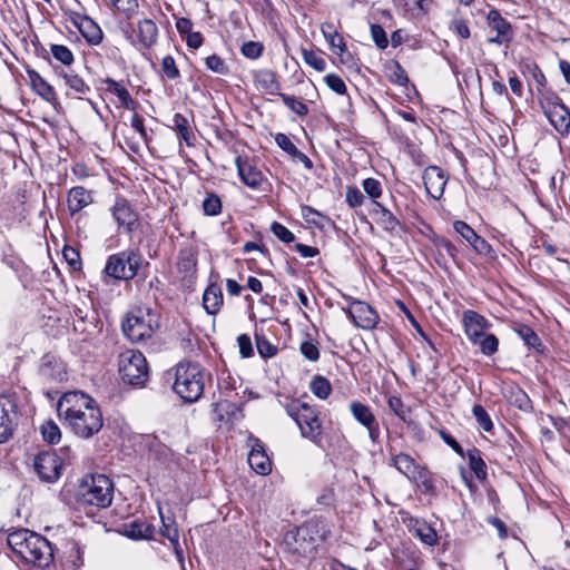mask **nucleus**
Masks as SVG:
<instances>
[{"label":"nucleus","instance_id":"nucleus-63","mask_svg":"<svg viewBox=\"0 0 570 570\" xmlns=\"http://www.w3.org/2000/svg\"><path fill=\"white\" fill-rule=\"evenodd\" d=\"M450 28L462 39H468L470 37V28L463 19H454L451 22Z\"/></svg>","mask_w":570,"mask_h":570},{"label":"nucleus","instance_id":"nucleus-56","mask_svg":"<svg viewBox=\"0 0 570 570\" xmlns=\"http://www.w3.org/2000/svg\"><path fill=\"white\" fill-rule=\"evenodd\" d=\"M364 195L362 191L354 186H348L346 188V203L350 207H358L364 203Z\"/></svg>","mask_w":570,"mask_h":570},{"label":"nucleus","instance_id":"nucleus-1","mask_svg":"<svg viewBox=\"0 0 570 570\" xmlns=\"http://www.w3.org/2000/svg\"><path fill=\"white\" fill-rule=\"evenodd\" d=\"M57 412L70 430L82 439L91 438L104 425L96 401L82 392L66 393L58 402Z\"/></svg>","mask_w":570,"mask_h":570},{"label":"nucleus","instance_id":"nucleus-2","mask_svg":"<svg viewBox=\"0 0 570 570\" xmlns=\"http://www.w3.org/2000/svg\"><path fill=\"white\" fill-rule=\"evenodd\" d=\"M390 466L395 468L401 474L406 476L411 482L415 483L424 494L435 495L436 483L434 474L426 465L417 463L410 454L396 452L394 448L389 450Z\"/></svg>","mask_w":570,"mask_h":570},{"label":"nucleus","instance_id":"nucleus-39","mask_svg":"<svg viewBox=\"0 0 570 570\" xmlns=\"http://www.w3.org/2000/svg\"><path fill=\"white\" fill-rule=\"evenodd\" d=\"M311 391L321 400H326L332 392V386L327 379L315 376L311 382Z\"/></svg>","mask_w":570,"mask_h":570},{"label":"nucleus","instance_id":"nucleus-14","mask_svg":"<svg viewBox=\"0 0 570 570\" xmlns=\"http://www.w3.org/2000/svg\"><path fill=\"white\" fill-rule=\"evenodd\" d=\"M487 22L491 31L495 32L494 37L489 38L490 43L504 45L509 43L514 36L511 23L502 17L499 10L492 9L487 16Z\"/></svg>","mask_w":570,"mask_h":570},{"label":"nucleus","instance_id":"nucleus-58","mask_svg":"<svg viewBox=\"0 0 570 570\" xmlns=\"http://www.w3.org/2000/svg\"><path fill=\"white\" fill-rule=\"evenodd\" d=\"M390 80L400 86L407 85V75L399 62H395L393 68L391 69Z\"/></svg>","mask_w":570,"mask_h":570},{"label":"nucleus","instance_id":"nucleus-28","mask_svg":"<svg viewBox=\"0 0 570 570\" xmlns=\"http://www.w3.org/2000/svg\"><path fill=\"white\" fill-rule=\"evenodd\" d=\"M28 75L32 88L39 96L49 102L56 100V92L53 87L49 85L37 71H29Z\"/></svg>","mask_w":570,"mask_h":570},{"label":"nucleus","instance_id":"nucleus-21","mask_svg":"<svg viewBox=\"0 0 570 570\" xmlns=\"http://www.w3.org/2000/svg\"><path fill=\"white\" fill-rule=\"evenodd\" d=\"M252 450L248 453V464L261 475H267L272 471V462L265 452L264 444L261 440L253 436L249 438Z\"/></svg>","mask_w":570,"mask_h":570},{"label":"nucleus","instance_id":"nucleus-61","mask_svg":"<svg viewBox=\"0 0 570 570\" xmlns=\"http://www.w3.org/2000/svg\"><path fill=\"white\" fill-rule=\"evenodd\" d=\"M275 142L282 150H284L289 156L295 154V150L297 149V147L289 139V137L285 134H277L275 136Z\"/></svg>","mask_w":570,"mask_h":570},{"label":"nucleus","instance_id":"nucleus-9","mask_svg":"<svg viewBox=\"0 0 570 570\" xmlns=\"http://www.w3.org/2000/svg\"><path fill=\"white\" fill-rule=\"evenodd\" d=\"M540 105L554 129L561 135L568 134L570 111L562 100L554 92L546 91L540 97Z\"/></svg>","mask_w":570,"mask_h":570},{"label":"nucleus","instance_id":"nucleus-15","mask_svg":"<svg viewBox=\"0 0 570 570\" xmlns=\"http://www.w3.org/2000/svg\"><path fill=\"white\" fill-rule=\"evenodd\" d=\"M17 402L11 395H0V443L7 442L13 432Z\"/></svg>","mask_w":570,"mask_h":570},{"label":"nucleus","instance_id":"nucleus-60","mask_svg":"<svg viewBox=\"0 0 570 570\" xmlns=\"http://www.w3.org/2000/svg\"><path fill=\"white\" fill-rule=\"evenodd\" d=\"M239 353L243 357L247 358L254 354L250 337L247 334H240L237 337Z\"/></svg>","mask_w":570,"mask_h":570},{"label":"nucleus","instance_id":"nucleus-31","mask_svg":"<svg viewBox=\"0 0 570 570\" xmlns=\"http://www.w3.org/2000/svg\"><path fill=\"white\" fill-rule=\"evenodd\" d=\"M171 122H173V128L177 131L179 137L181 139H184V141L188 146H191L193 141L195 139V136H194V132L191 130V127H190L188 118L185 117L181 114H175L173 116Z\"/></svg>","mask_w":570,"mask_h":570},{"label":"nucleus","instance_id":"nucleus-62","mask_svg":"<svg viewBox=\"0 0 570 570\" xmlns=\"http://www.w3.org/2000/svg\"><path fill=\"white\" fill-rule=\"evenodd\" d=\"M263 47L254 41H248L243 45L242 47V53L250 59H256L262 55Z\"/></svg>","mask_w":570,"mask_h":570},{"label":"nucleus","instance_id":"nucleus-48","mask_svg":"<svg viewBox=\"0 0 570 570\" xmlns=\"http://www.w3.org/2000/svg\"><path fill=\"white\" fill-rule=\"evenodd\" d=\"M321 31H322L324 38L326 39V41L328 42L331 49L335 50L338 39H343V38L338 35L334 23H332V22L322 23Z\"/></svg>","mask_w":570,"mask_h":570},{"label":"nucleus","instance_id":"nucleus-34","mask_svg":"<svg viewBox=\"0 0 570 570\" xmlns=\"http://www.w3.org/2000/svg\"><path fill=\"white\" fill-rule=\"evenodd\" d=\"M468 460L470 469L475 473L479 480L487 478V465L481 458V453L478 449H471L468 451Z\"/></svg>","mask_w":570,"mask_h":570},{"label":"nucleus","instance_id":"nucleus-38","mask_svg":"<svg viewBox=\"0 0 570 570\" xmlns=\"http://www.w3.org/2000/svg\"><path fill=\"white\" fill-rule=\"evenodd\" d=\"M302 58L306 65L314 68L318 72H322L326 69L325 59L315 50L303 48Z\"/></svg>","mask_w":570,"mask_h":570},{"label":"nucleus","instance_id":"nucleus-33","mask_svg":"<svg viewBox=\"0 0 570 570\" xmlns=\"http://www.w3.org/2000/svg\"><path fill=\"white\" fill-rule=\"evenodd\" d=\"M32 531L28 529H18L8 535V544L16 554L20 557L27 540L30 538Z\"/></svg>","mask_w":570,"mask_h":570},{"label":"nucleus","instance_id":"nucleus-16","mask_svg":"<svg viewBox=\"0 0 570 570\" xmlns=\"http://www.w3.org/2000/svg\"><path fill=\"white\" fill-rule=\"evenodd\" d=\"M350 411L353 417L367 430L371 441L376 443L380 438V424L370 406L354 401L350 404Z\"/></svg>","mask_w":570,"mask_h":570},{"label":"nucleus","instance_id":"nucleus-17","mask_svg":"<svg viewBox=\"0 0 570 570\" xmlns=\"http://www.w3.org/2000/svg\"><path fill=\"white\" fill-rule=\"evenodd\" d=\"M69 19L89 45L98 46L102 41V30L90 17L71 12Z\"/></svg>","mask_w":570,"mask_h":570},{"label":"nucleus","instance_id":"nucleus-8","mask_svg":"<svg viewBox=\"0 0 570 570\" xmlns=\"http://www.w3.org/2000/svg\"><path fill=\"white\" fill-rule=\"evenodd\" d=\"M141 265V255L137 250H125L108 257L105 273L115 279H132Z\"/></svg>","mask_w":570,"mask_h":570},{"label":"nucleus","instance_id":"nucleus-32","mask_svg":"<svg viewBox=\"0 0 570 570\" xmlns=\"http://www.w3.org/2000/svg\"><path fill=\"white\" fill-rule=\"evenodd\" d=\"M412 530L419 537V539L428 544L434 546L438 542L436 531L423 520H414Z\"/></svg>","mask_w":570,"mask_h":570},{"label":"nucleus","instance_id":"nucleus-29","mask_svg":"<svg viewBox=\"0 0 570 570\" xmlns=\"http://www.w3.org/2000/svg\"><path fill=\"white\" fill-rule=\"evenodd\" d=\"M155 528L146 521L134 520L127 524L126 534L135 540L153 538Z\"/></svg>","mask_w":570,"mask_h":570},{"label":"nucleus","instance_id":"nucleus-44","mask_svg":"<svg viewBox=\"0 0 570 570\" xmlns=\"http://www.w3.org/2000/svg\"><path fill=\"white\" fill-rule=\"evenodd\" d=\"M50 51H51L52 57L56 60H58L59 62H61L66 66H70L75 60L73 53L67 46L52 45L50 48Z\"/></svg>","mask_w":570,"mask_h":570},{"label":"nucleus","instance_id":"nucleus-51","mask_svg":"<svg viewBox=\"0 0 570 570\" xmlns=\"http://www.w3.org/2000/svg\"><path fill=\"white\" fill-rule=\"evenodd\" d=\"M272 233L283 243H292L295 235L283 224L274 222L271 226Z\"/></svg>","mask_w":570,"mask_h":570},{"label":"nucleus","instance_id":"nucleus-10","mask_svg":"<svg viewBox=\"0 0 570 570\" xmlns=\"http://www.w3.org/2000/svg\"><path fill=\"white\" fill-rule=\"evenodd\" d=\"M52 557L50 542L36 532L31 533L20 554L22 560L40 568L49 566Z\"/></svg>","mask_w":570,"mask_h":570},{"label":"nucleus","instance_id":"nucleus-13","mask_svg":"<svg viewBox=\"0 0 570 570\" xmlns=\"http://www.w3.org/2000/svg\"><path fill=\"white\" fill-rule=\"evenodd\" d=\"M62 461L55 452H40L33 462L39 478L46 482H55L61 475Z\"/></svg>","mask_w":570,"mask_h":570},{"label":"nucleus","instance_id":"nucleus-46","mask_svg":"<svg viewBox=\"0 0 570 570\" xmlns=\"http://www.w3.org/2000/svg\"><path fill=\"white\" fill-rule=\"evenodd\" d=\"M472 413H473L479 426L482 430H484L485 432L492 431V429H493L492 420L482 405L475 404L472 407Z\"/></svg>","mask_w":570,"mask_h":570},{"label":"nucleus","instance_id":"nucleus-25","mask_svg":"<svg viewBox=\"0 0 570 570\" xmlns=\"http://www.w3.org/2000/svg\"><path fill=\"white\" fill-rule=\"evenodd\" d=\"M371 213L374 215L376 224L389 233H395L401 226L400 220L393 215V213L379 202H374Z\"/></svg>","mask_w":570,"mask_h":570},{"label":"nucleus","instance_id":"nucleus-64","mask_svg":"<svg viewBox=\"0 0 570 570\" xmlns=\"http://www.w3.org/2000/svg\"><path fill=\"white\" fill-rule=\"evenodd\" d=\"M473 249L480 255H489L492 250L491 245L481 236L476 235L470 243Z\"/></svg>","mask_w":570,"mask_h":570},{"label":"nucleus","instance_id":"nucleus-24","mask_svg":"<svg viewBox=\"0 0 570 570\" xmlns=\"http://www.w3.org/2000/svg\"><path fill=\"white\" fill-rule=\"evenodd\" d=\"M92 202L94 198L91 191L82 186L72 187L67 194V205L70 215L79 213Z\"/></svg>","mask_w":570,"mask_h":570},{"label":"nucleus","instance_id":"nucleus-42","mask_svg":"<svg viewBox=\"0 0 570 570\" xmlns=\"http://www.w3.org/2000/svg\"><path fill=\"white\" fill-rule=\"evenodd\" d=\"M63 78L66 81V85L73 90L76 94L85 95L89 92L90 88L89 86L82 80L81 77L73 72H65Z\"/></svg>","mask_w":570,"mask_h":570},{"label":"nucleus","instance_id":"nucleus-7","mask_svg":"<svg viewBox=\"0 0 570 570\" xmlns=\"http://www.w3.org/2000/svg\"><path fill=\"white\" fill-rule=\"evenodd\" d=\"M118 371L125 383L136 386H142L149 376L147 360L136 350H126L118 355Z\"/></svg>","mask_w":570,"mask_h":570},{"label":"nucleus","instance_id":"nucleus-23","mask_svg":"<svg viewBox=\"0 0 570 570\" xmlns=\"http://www.w3.org/2000/svg\"><path fill=\"white\" fill-rule=\"evenodd\" d=\"M137 27V39H134L131 36H128L127 38L134 46L138 43L144 49L150 48L158 37V28L156 23L151 19H142L138 22Z\"/></svg>","mask_w":570,"mask_h":570},{"label":"nucleus","instance_id":"nucleus-27","mask_svg":"<svg viewBox=\"0 0 570 570\" xmlns=\"http://www.w3.org/2000/svg\"><path fill=\"white\" fill-rule=\"evenodd\" d=\"M106 85V91L116 95L121 104V106L129 110H135L137 102L132 99L127 88L122 82L116 81L115 79L107 78L104 80Z\"/></svg>","mask_w":570,"mask_h":570},{"label":"nucleus","instance_id":"nucleus-50","mask_svg":"<svg viewBox=\"0 0 570 570\" xmlns=\"http://www.w3.org/2000/svg\"><path fill=\"white\" fill-rule=\"evenodd\" d=\"M161 70L164 76L170 80L177 79L180 76L179 69L177 68L175 59L171 56H166L163 58Z\"/></svg>","mask_w":570,"mask_h":570},{"label":"nucleus","instance_id":"nucleus-20","mask_svg":"<svg viewBox=\"0 0 570 570\" xmlns=\"http://www.w3.org/2000/svg\"><path fill=\"white\" fill-rule=\"evenodd\" d=\"M112 217L115 218L118 227L125 228L127 232H132L137 222L138 215L132 209L129 202L124 197H117L115 205L111 208Z\"/></svg>","mask_w":570,"mask_h":570},{"label":"nucleus","instance_id":"nucleus-3","mask_svg":"<svg viewBox=\"0 0 570 570\" xmlns=\"http://www.w3.org/2000/svg\"><path fill=\"white\" fill-rule=\"evenodd\" d=\"M75 495L81 507L107 508L114 499V483L105 474L86 475L78 484Z\"/></svg>","mask_w":570,"mask_h":570},{"label":"nucleus","instance_id":"nucleus-30","mask_svg":"<svg viewBox=\"0 0 570 570\" xmlns=\"http://www.w3.org/2000/svg\"><path fill=\"white\" fill-rule=\"evenodd\" d=\"M256 81L263 88L271 95H279L281 92V85L277 80V76L274 71L265 69L261 70L256 75Z\"/></svg>","mask_w":570,"mask_h":570},{"label":"nucleus","instance_id":"nucleus-35","mask_svg":"<svg viewBox=\"0 0 570 570\" xmlns=\"http://www.w3.org/2000/svg\"><path fill=\"white\" fill-rule=\"evenodd\" d=\"M40 432L43 440L49 444H57L61 439L60 428L52 420H48L42 423L40 426Z\"/></svg>","mask_w":570,"mask_h":570},{"label":"nucleus","instance_id":"nucleus-59","mask_svg":"<svg viewBox=\"0 0 570 570\" xmlns=\"http://www.w3.org/2000/svg\"><path fill=\"white\" fill-rule=\"evenodd\" d=\"M371 35H372L373 41L380 49H385L387 47L389 41L386 38V33L380 24L371 26Z\"/></svg>","mask_w":570,"mask_h":570},{"label":"nucleus","instance_id":"nucleus-22","mask_svg":"<svg viewBox=\"0 0 570 570\" xmlns=\"http://www.w3.org/2000/svg\"><path fill=\"white\" fill-rule=\"evenodd\" d=\"M462 322L465 335L472 343L479 342V338L483 337L485 330L489 327V322L485 317L472 309L463 313Z\"/></svg>","mask_w":570,"mask_h":570},{"label":"nucleus","instance_id":"nucleus-53","mask_svg":"<svg viewBox=\"0 0 570 570\" xmlns=\"http://www.w3.org/2000/svg\"><path fill=\"white\" fill-rule=\"evenodd\" d=\"M112 6L124 12L128 18L134 16L138 9L137 0H110Z\"/></svg>","mask_w":570,"mask_h":570},{"label":"nucleus","instance_id":"nucleus-11","mask_svg":"<svg viewBox=\"0 0 570 570\" xmlns=\"http://www.w3.org/2000/svg\"><path fill=\"white\" fill-rule=\"evenodd\" d=\"M343 298L346 301L347 307H342V311L348 315L355 326L362 330H373L376 326L380 317L371 305L345 294H343Z\"/></svg>","mask_w":570,"mask_h":570},{"label":"nucleus","instance_id":"nucleus-4","mask_svg":"<svg viewBox=\"0 0 570 570\" xmlns=\"http://www.w3.org/2000/svg\"><path fill=\"white\" fill-rule=\"evenodd\" d=\"M205 387L204 368L194 362L184 361L177 364L173 389L187 403L198 401Z\"/></svg>","mask_w":570,"mask_h":570},{"label":"nucleus","instance_id":"nucleus-43","mask_svg":"<svg viewBox=\"0 0 570 570\" xmlns=\"http://www.w3.org/2000/svg\"><path fill=\"white\" fill-rule=\"evenodd\" d=\"M480 347V351L484 355H493L499 347V340L493 334H483L482 338H479V342L473 343Z\"/></svg>","mask_w":570,"mask_h":570},{"label":"nucleus","instance_id":"nucleus-37","mask_svg":"<svg viewBox=\"0 0 570 570\" xmlns=\"http://www.w3.org/2000/svg\"><path fill=\"white\" fill-rule=\"evenodd\" d=\"M302 217L308 223L316 227L323 228L325 223H328L330 219L318 210L314 209L311 206H302L301 208Z\"/></svg>","mask_w":570,"mask_h":570},{"label":"nucleus","instance_id":"nucleus-47","mask_svg":"<svg viewBox=\"0 0 570 570\" xmlns=\"http://www.w3.org/2000/svg\"><path fill=\"white\" fill-rule=\"evenodd\" d=\"M279 96L286 107L289 108L294 114L298 116H305L308 112L307 106L296 97L286 94H279Z\"/></svg>","mask_w":570,"mask_h":570},{"label":"nucleus","instance_id":"nucleus-41","mask_svg":"<svg viewBox=\"0 0 570 570\" xmlns=\"http://www.w3.org/2000/svg\"><path fill=\"white\" fill-rule=\"evenodd\" d=\"M255 338H256V347H257V352L258 354L264 357V358H267V357H273L276 355L277 353V347L275 345H273L266 337L264 334L262 333H258L256 332L255 333Z\"/></svg>","mask_w":570,"mask_h":570},{"label":"nucleus","instance_id":"nucleus-55","mask_svg":"<svg viewBox=\"0 0 570 570\" xmlns=\"http://www.w3.org/2000/svg\"><path fill=\"white\" fill-rule=\"evenodd\" d=\"M299 351L311 362H316L320 358V350L312 341L302 342Z\"/></svg>","mask_w":570,"mask_h":570},{"label":"nucleus","instance_id":"nucleus-45","mask_svg":"<svg viewBox=\"0 0 570 570\" xmlns=\"http://www.w3.org/2000/svg\"><path fill=\"white\" fill-rule=\"evenodd\" d=\"M203 210L207 216H217L222 213V200L216 194H208L203 202Z\"/></svg>","mask_w":570,"mask_h":570},{"label":"nucleus","instance_id":"nucleus-6","mask_svg":"<svg viewBox=\"0 0 570 570\" xmlns=\"http://www.w3.org/2000/svg\"><path fill=\"white\" fill-rule=\"evenodd\" d=\"M122 332L132 343H140L150 338L159 327V317L156 312L147 308H137L128 313L122 322Z\"/></svg>","mask_w":570,"mask_h":570},{"label":"nucleus","instance_id":"nucleus-40","mask_svg":"<svg viewBox=\"0 0 570 570\" xmlns=\"http://www.w3.org/2000/svg\"><path fill=\"white\" fill-rule=\"evenodd\" d=\"M517 333L520 338L529 347L539 350L541 346V340L537 335V333L527 325H519L517 328Z\"/></svg>","mask_w":570,"mask_h":570},{"label":"nucleus","instance_id":"nucleus-52","mask_svg":"<svg viewBox=\"0 0 570 570\" xmlns=\"http://www.w3.org/2000/svg\"><path fill=\"white\" fill-rule=\"evenodd\" d=\"M205 63H206V67L209 70H212L213 72H216V73H219V75H226L228 72V68H227L226 63L217 55L208 56L205 59Z\"/></svg>","mask_w":570,"mask_h":570},{"label":"nucleus","instance_id":"nucleus-36","mask_svg":"<svg viewBox=\"0 0 570 570\" xmlns=\"http://www.w3.org/2000/svg\"><path fill=\"white\" fill-rule=\"evenodd\" d=\"M510 402L523 412L532 410V402L528 394L519 387L512 389L509 396Z\"/></svg>","mask_w":570,"mask_h":570},{"label":"nucleus","instance_id":"nucleus-12","mask_svg":"<svg viewBox=\"0 0 570 570\" xmlns=\"http://www.w3.org/2000/svg\"><path fill=\"white\" fill-rule=\"evenodd\" d=\"M286 549L297 556L307 557L317 548V539L308 527H299L285 534Z\"/></svg>","mask_w":570,"mask_h":570},{"label":"nucleus","instance_id":"nucleus-49","mask_svg":"<svg viewBox=\"0 0 570 570\" xmlns=\"http://www.w3.org/2000/svg\"><path fill=\"white\" fill-rule=\"evenodd\" d=\"M364 191L372 198L373 203L382 195V184L375 178H366L363 180Z\"/></svg>","mask_w":570,"mask_h":570},{"label":"nucleus","instance_id":"nucleus-5","mask_svg":"<svg viewBox=\"0 0 570 570\" xmlns=\"http://www.w3.org/2000/svg\"><path fill=\"white\" fill-rule=\"evenodd\" d=\"M286 413L296 422L301 435L316 445L322 443L323 428L315 409L305 402L294 400L285 406Z\"/></svg>","mask_w":570,"mask_h":570},{"label":"nucleus","instance_id":"nucleus-57","mask_svg":"<svg viewBox=\"0 0 570 570\" xmlns=\"http://www.w3.org/2000/svg\"><path fill=\"white\" fill-rule=\"evenodd\" d=\"M325 82L330 89H332L334 92L338 95H344L347 90L343 79L335 73L327 75L325 77Z\"/></svg>","mask_w":570,"mask_h":570},{"label":"nucleus","instance_id":"nucleus-54","mask_svg":"<svg viewBox=\"0 0 570 570\" xmlns=\"http://www.w3.org/2000/svg\"><path fill=\"white\" fill-rule=\"evenodd\" d=\"M453 228L455 233H458L462 238H464L469 244L473 240V238L478 235L474 229L469 226L463 220H455L453 223Z\"/></svg>","mask_w":570,"mask_h":570},{"label":"nucleus","instance_id":"nucleus-19","mask_svg":"<svg viewBox=\"0 0 570 570\" xmlns=\"http://www.w3.org/2000/svg\"><path fill=\"white\" fill-rule=\"evenodd\" d=\"M423 179L426 193L432 198L440 199L448 184L445 173L438 166H429L424 170Z\"/></svg>","mask_w":570,"mask_h":570},{"label":"nucleus","instance_id":"nucleus-18","mask_svg":"<svg viewBox=\"0 0 570 570\" xmlns=\"http://www.w3.org/2000/svg\"><path fill=\"white\" fill-rule=\"evenodd\" d=\"M235 165L240 180L250 189H258L266 181L264 174L248 158L238 156Z\"/></svg>","mask_w":570,"mask_h":570},{"label":"nucleus","instance_id":"nucleus-26","mask_svg":"<svg viewBox=\"0 0 570 570\" xmlns=\"http://www.w3.org/2000/svg\"><path fill=\"white\" fill-rule=\"evenodd\" d=\"M222 305V288L215 283L209 284L203 294V306L205 311L210 315H216L220 311Z\"/></svg>","mask_w":570,"mask_h":570}]
</instances>
